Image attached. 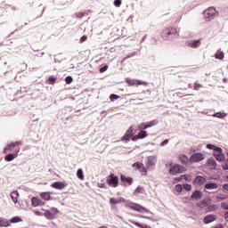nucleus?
<instances>
[{"instance_id":"obj_47","label":"nucleus","mask_w":228,"mask_h":228,"mask_svg":"<svg viewBox=\"0 0 228 228\" xmlns=\"http://www.w3.org/2000/svg\"><path fill=\"white\" fill-rule=\"evenodd\" d=\"M142 175H147V169L145 168V166L142 165V167L139 169Z\"/></svg>"},{"instance_id":"obj_23","label":"nucleus","mask_w":228,"mask_h":228,"mask_svg":"<svg viewBox=\"0 0 228 228\" xmlns=\"http://www.w3.org/2000/svg\"><path fill=\"white\" fill-rule=\"evenodd\" d=\"M45 218H47L48 220H54V218H56V216L54 215V213H53L51 210H46L45 212Z\"/></svg>"},{"instance_id":"obj_17","label":"nucleus","mask_w":228,"mask_h":228,"mask_svg":"<svg viewBox=\"0 0 228 228\" xmlns=\"http://www.w3.org/2000/svg\"><path fill=\"white\" fill-rule=\"evenodd\" d=\"M218 189V184H216V183H207L205 184V190H217Z\"/></svg>"},{"instance_id":"obj_34","label":"nucleus","mask_w":228,"mask_h":228,"mask_svg":"<svg viewBox=\"0 0 228 228\" xmlns=\"http://www.w3.org/2000/svg\"><path fill=\"white\" fill-rule=\"evenodd\" d=\"M140 131H145V129H149V124L148 123H141L139 125Z\"/></svg>"},{"instance_id":"obj_61","label":"nucleus","mask_w":228,"mask_h":228,"mask_svg":"<svg viewBox=\"0 0 228 228\" xmlns=\"http://www.w3.org/2000/svg\"><path fill=\"white\" fill-rule=\"evenodd\" d=\"M144 40H147V35H144V36L142 37V42H143Z\"/></svg>"},{"instance_id":"obj_7","label":"nucleus","mask_w":228,"mask_h":228,"mask_svg":"<svg viewBox=\"0 0 228 228\" xmlns=\"http://www.w3.org/2000/svg\"><path fill=\"white\" fill-rule=\"evenodd\" d=\"M133 135H134V128H133V126H130L125 133L124 136L121 137V142H125L126 143H127V142L131 140V137Z\"/></svg>"},{"instance_id":"obj_54","label":"nucleus","mask_w":228,"mask_h":228,"mask_svg":"<svg viewBox=\"0 0 228 228\" xmlns=\"http://www.w3.org/2000/svg\"><path fill=\"white\" fill-rule=\"evenodd\" d=\"M142 190H143V188L141 187V186H138V187L134 190V193H141V192H142Z\"/></svg>"},{"instance_id":"obj_13","label":"nucleus","mask_w":228,"mask_h":228,"mask_svg":"<svg viewBox=\"0 0 228 228\" xmlns=\"http://www.w3.org/2000/svg\"><path fill=\"white\" fill-rule=\"evenodd\" d=\"M51 186L52 188H55V190H63L67 187V183L63 182H54Z\"/></svg>"},{"instance_id":"obj_59","label":"nucleus","mask_w":228,"mask_h":228,"mask_svg":"<svg viewBox=\"0 0 228 228\" xmlns=\"http://www.w3.org/2000/svg\"><path fill=\"white\" fill-rule=\"evenodd\" d=\"M223 188H224V190H225L226 191H228V183H224V184L223 185Z\"/></svg>"},{"instance_id":"obj_1","label":"nucleus","mask_w":228,"mask_h":228,"mask_svg":"<svg viewBox=\"0 0 228 228\" xmlns=\"http://www.w3.org/2000/svg\"><path fill=\"white\" fill-rule=\"evenodd\" d=\"M124 202H126L125 208H129L133 211H137L138 213H149V209L145 208L143 206L132 201H126V199L122 197L110 199V203L111 206H115L116 204H122Z\"/></svg>"},{"instance_id":"obj_2","label":"nucleus","mask_w":228,"mask_h":228,"mask_svg":"<svg viewBox=\"0 0 228 228\" xmlns=\"http://www.w3.org/2000/svg\"><path fill=\"white\" fill-rule=\"evenodd\" d=\"M177 37H179V33L177 32V28L174 27H169L162 31L163 40H174Z\"/></svg>"},{"instance_id":"obj_50","label":"nucleus","mask_w":228,"mask_h":228,"mask_svg":"<svg viewBox=\"0 0 228 228\" xmlns=\"http://www.w3.org/2000/svg\"><path fill=\"white\" fill-rule=\"evenodd\" d=\"M223 170H228V159L222 165Z\"/></svg>"},{"instance_id":"obj_14","label":"nucleus","mask_w":228,"mask_h":228,"mask_svg":"<svg viewBox=\"0 0 228 228\" xmlns=\"http://www.w3.org/2000/svg\"><path fill=\"white\" fill-rule=\"evenodd\" d=\"M216 220V216L215 215H208L204 217V224H211L212 222H215Z\"/></svg>"},{"instance_id":"obj_39","label":"nucleus","mask_w":228,"mask_h":228,"mask_svg":"<svg viewBox=\"0 0 228 228\" xmlns=\"http://www.w3.org/2000/svg\"><path fill=\"white\" fill-rule=\"evenodd\" d=\"M135 85H137V86H142H142H147V85H149V83L146 82V81H142V80L136 79V84Z\"/></svg>"},{"instance_id":"obj_55","label":"nucleus","mask_w":228,"mask_h":228,"mask_svg":"<svg viewBox=\"0 0 228 228\" xmlns=\"http://www.w3.org/2000/svg\"><path fill=\"white\" fill-rule=\"evenodd\" d=\"M221 208H222V209H224L225 211H227L228 210V204L222 203Z\"/></svg>"},{"instance_id":"obj_22","label":"nucleus","mask_w":228,"mask_h":228,"mask_svg":"<svg viewBox=\"0 0 228 228\" xmlns=\"http://www.w3.org/2000/svg\"><path fill=\"white\" fill-rule=\"evenodd\" d=\"M208 200H202L200 202L196 204L197 208H200V209H204V208H208Z\"/></svg>"},{"instance_id":"obj_3","label":"nucleus","mask_w":228,"mask_h":228,"mask_svg":"<svg viewBox=\"0 0 228 228\" xmlns=\"http://www.w3.org/2000/svg\"><path fill=\"white\" fill-rule=\"evenodd\" d=\"M204 19L209 22L213 20L216 17H218V12L215 7H208L203 12Z\"/></svg>"},{"instance_id":"obj_19","label":"nucleus","mask_w":228,"mask_h":228,"mask_svg":"<svg viewBox=\"0 0 228 228\" xmlns=\"http://www.w3.org/2000/svg\"><path fill=\"white\" fill-rule=\"evenodd\" d=\"M120 181H121V183H127L130 185L133 184V178L129 177V176L127 177V176H126L124 175H120Z\"/></svg>"},{"instance_id":"obj_10","label":"nucleus","mask_w":228,"mask_h":228,"mask_svg":"<svg viewBox=\"0 0 228 228\" xmlns=\"http://www.w3.org/2000/svg\"><path fill=\"white\" fill-rule=\"evenodd\" d=\"M204 197V193L201 191L196 190L191 195V200H200Z\"/></svg>"},{"instance_id":"obj_36","label":"nucleus","mask_w":228,"mask_h":228,"mask_svg":"<svg viewBox=\"0 0 228 228\" xmlns=\"http://www.w3.org/2000/svg\"><path fill=\"white\" fill-rule=\"evenodd\" d=\"M13 145H12V142L7 144V146L4 148V152L6 154L8 151H13Z\"/></svg>"},{"instance_id":"obj_24","label":"nucleus","mask_w":228,"mask_h":228,"mask_svg":"<svg viewBox=\"0 0 228 228\" xmlns=\"http://www.w3.org/2000/svg\"><path fill=\"white\" fill-rule=\"evenodd\" d=\"M212 117H215L216 118H224L227 117V113L225 112H216L212 114Z\"/></svg>"},{"instance_id":"obj_33","label":"nucleus","mask_w":228,"mask_h":228,"mask_svg":"<svg viewBox=\"0 0 228 228\" xmlns=\"http://www.w3.org/2000/svg\"><path fill=\"white\" fill-rule=\"evenodd\" d=\"M9 222H10V224H19V222H22V218H20L19 216H14Z\"/></svg>"},{"instance_id":"obj_28","label":"nucleus","mask_w":228,"mask_h":228,"mask_svg":"<svg viewBox=\"0 0 228 228\" xmlns=\"http://www.w3.org/2000/svg\"><path fill=\"white\" fill-rule=\"evenodd\" d=\"M225 57V54L224 53V52L222 51H218L215 54V58L216 60H224V58Z\"/></svg>"},{"instance_id":"obj_42","label":"nucleus","mask_w":228,"mask_h":228,"mask_svg":"<svg viewBox=\"0 0 228 228\" xmlns=\"http://www.w3.org/2000/svg\"><path fill=\"white\" fill-rule=\"evenodd\" d=\"M72 81H74V79L72 78L71 76H68V77H65L66 85H70V83H72Z\"/></svg>"},{"instance_id":"obj_56","label":"nucleus","mask_w":228,"mask_h":228,"mask_svg":"<svg viewBox=\"0 0 228 228\" xmlns=\"http://www.w3.org/2000/svg\"><path fill=\"white\" fill-rule=\"evenodd\" d=\"M200 88H202V85L195 83L194 84V90H199Z\"/></svg>"},{"instance_id":"obj_52","label":"nucleus","mask_w":228,"mask_h":228,"mask_svg":"<svg viewBox=\"0 0 228 228\" xmlns=\"http://www.w3.org/2000/svg\"><path fill=\"white\" fill-rule=\"evenodd\" d=\"M167 144H168V139H165L160 142L161 147H165V145H167Z\"/></svg>"},{"instance_id":"obj_37","label":"nucleus","mask_w":228,"mask_h":228,"mask_svg":"<svg viewBox=\"0 0 228 228\" xmlns=\"http://www.w3.org/2000/svg\"><path fill=\"white\" fill-rule=\"evenodd\" d=\"M133 167H134L137 170H140L143 167V163L142 162H135L133 164Z\"/></svg>"},{"instance_id":"obj_5","label":"nucleus","mask_w":228,"mask_h":228,"mask_svg":"<svg viewBox=\"0 0 228 228\" xmlns=\"http://www.w3.org/2000/svg\"><path fill=\"white\" fill-rule=\"evenodd\" d=\"M118 176L115 175L113 173L106 177V183L111 186V188H117V186H118Z\"/></svg>"},{"instance_id":"obj_30","label":"nucleus","mask_w":228,"mask_h":228,"mask_svg":"<svg viewBox=\"0 0 228 228\" xmlns=\"http://www.w3.org/2000/svg\"><path fill=\"white\" fill-rule=\"evenodd\" d=\"M17 158V155H14L13 153H9L5 156V161H13Z\"/></svg>"},{"instance_id":"obj_38","label":"nucleus","mask_w":228,"mask_h":228,"mask_svg":"<svg viewBox=\"0 0 228 228\" xmlns=\"http://www.w3.org/2000/svg\"><path fill=\"white\" fill-rule=\"evenodd\" d=\"M110 99L113 102V101H117V100L120 99V96L118 94H112L110 95Z\"/></svg>"},{"instance_id":"obj_12","label":"nucleus","mask_w":228,"mask_h":228,"mask_svg":"<svg viewBox=\"0 0 228 228\" xmlns=\"http://www.w3.org/2000/svg\"><path fill=\"white\" fill-rule=\"evenodd\" d=\"M31 204L33 208H38V206H44L45 203L37 197H32Z\"/></svg>"},{"instance_id":"obj_46","label":"nucleus","mask_w":228,"mask_h":228,"mask_svg":"<svg viewBox=\"0 0 228 228\" xmlns=\"http://www.w3.org/2000/svg\"><path fill=\"white\" fill-rule=\"evenodd\" d=\"M108 70V65H104L102 68H100L101 74H103V72H106Z\"/></svg>"},{"instance_id":"obj_16","label":"nucleus","mask_w":228,"mask_h":228,"mask_svg":"<svg viewBox=\"0 0 228 228\" xmlns=\"http://www.w3.org/2000/svg\"><path fill=\"white\" fill-rule=\"evenodd\" d=\"M189 47H191L192 49H197L200 46V40H191L188 43Z\"/></svg>"},{"instance_id":"obj_62","label":"nucleus","mask_w":228,"mask_h":228,"mask_svg":"<svg viewBox=\"0 0 228 228\" xmlns=\"http://www.w3.org/2000/svg\"><path fill=\"white\" fill-rule=\"evenodd\" d=\"M104 113H106V110H102V111L101 112L102 117H106V115H104Z\"/></svg>"},{"instance_id":"obj_25","label":"nucleus","mask_w":228,"mask_h":228,"mask_svg":"<svg viewBox=\"0 0 228 228\" xmlns=\"http://www.w3.org/2000/svg\"><path fill=\"white\" fill-rule=\"evenodd\" d=\"M130 224H134V225H136V227H140V228H151V226H149L148 224H142L138 222L133 221V220H129Z\"/></svg>"},{"instance_id":"obj_27","label":"nucleus","mask_w":228,"mask_h":228,"mask_svg":"<svg viewBox=\"0 0 228 228\" xmlns=\"http://www.w3.org/2000/svg\"><path fill=\"white\" fill-rule=\"evenodd\" d=\"M126 83L127 84L128 86H134V85H136V79L126 77Z\"/></svg>"},{"instance_id":"obj_41","label":"nucleus","mask_w":228,"mask_h":228,"mask_svg":"<svg viewBox=\"0 0 228 228\" xmlns=\"http://www.w3.org/2000/svg\"><path fill=\"white\" fill-rule=\"evenodd\" d=\"M48 83L49 85H54V83H56V77L51 76L48 77Z\"/></svg>"},{"instance_id":"obj_53","label":"nucleus","mask_w":228,"mask_h":228,"mask_svg":"<svg viewBox=\"0 0 228 228\" xmlns=\"http://www.w3.org/2000/svg\"><path fill=\"white\" fill-rule=\"evenodd\" d=\"M12 147H17V145H22V142L16 141L15 142H12Z\"/></svg>"},{"instance_id":"obj_8","label":"nucleus","mask_w":228,"mask_h":228,"mask_svg":"<svg viewBox=\"0 0 228 228\" xmlns=\"http://www.w3.org/2000/svg\"><path fill=\"white\" fill-rule=\"evenodd\" d=\"M158 163V158L156 156H149L147 158L146 167L147 168H154Z\"/></svg>"},{"instance_id":"obj_11","label":"nucleus","mask_w":228,"mask_h":228,"mask_svg":"<svg viewBox=\"0 0 228 228\" xmlns=\"http://www.w3.org/2000/svg\"><path fill=\"white\" fill-rule=\"evenodd\" d=\"M193 183L195 184H197V186H202V185L206 184V177H204L202 175H197L194 178Z\"/></svg>"},{"instance_id":"obj_44","label":"nucleus","mask_w":228,"mask_h":228,"mask_svg":"<svg viewBox=\"0 0 228 228\" xmlns=\"http://www.w3.org/2000/svg\"><path fill=\"white\" fill-rule=\"evenodd\" d=\"M175 191L178 192V193H181V191H183V185L178 183L175 185Z\"/></svg>"},{"instance_id":"obj_15","label":"nucleus","mask_w":228,"mask_h":228,"mask_svg":"<svg viewBox=\"0 0 228 228\" xmlns=\"http://www.w3.org/2000/svg\"><path fill=\"white\" fill-rule=\"evenodd\" d=\"M207 166L210 167L211 170H216V161L213 158L208 159Z\"/></svg>"},{"instance_id":"obj_35","label":"nucleus","mask_w":228,"mask_h":228,"mask_svg":"<svg viewBox=\"0 0 228 228\" xmlns=\"http://www.w3.org/2000/svg\"><path fill=\"white\" fill-rule=\"evenodd\" d=\"M159 121L158 119H153L148 123V127H154V126H158Z\"/></svg>"},{"instance_id":"obj_40","label":"nucleus","mask_w":228,"mask_h":228,"mask_svg":"<svg viewBox=\"0 0 228 228\" xmlns=\"http://www.w3.org/2000/svg\"><path fill=\"white\" fill-rule=\"evenodd\" d=\"M207 149H209L210 151H214V152H215V151H216V149H218V147L215 146V144L208 143V144H207Z\"/></svg>"},{"instance_id":"obj_60","label":"nucleus","mask_w":228,"mask_h":228,"mask_svg":"<svg viewBox=\"0 0 228 228\" xmlns=\"http://www.w3.org/2000/svg\"><path fill=\"white\" fill-rule=\"evenodd\" d=\"M99 188H104V189H106L107 187H106V183H100L99 184Z\"/></svg>"},{"instance_id":"obj_51","label":"nucleus","mask_w":228,"mask_h":228,"mask_svg":"<svg viewBox=\"0 0 228 228\" xmlns=\"http://www.w3.org/2000/svg\"><path fill=\"white\" fill-rule=\"evenodd\" d=\"M131 140H132V142H136L137 140H140L138 134L136 135H133L131 137Z\"/></svg>"},{"instance_id":"obj_45","label":"nucleus","mask_w":228,"mask_h":228,"mask_svg":"<svg viewBox=\"0 0 228 228\" xmlns=\"http://www.w3.org/2000/svg\"><path fill=\"white\" fill-rule=\"evenodd\" d=\"M121 4H122V0L114 1V6H116L117 8L120 7Z\"/></svg>"},{"instance_id":"obj_4","label":"nucleus","mask_w":228,"mask_h":228,"mask_svg":"<svg viewBox=\"0 0 228 228\" xmlns=\"http://www.w3.org/2000/svg\"><path fill=\"white\" fill-rule=\"evenodd\" d=\"M169 167H171L169 168L168 173L171 175H177V174H184V172H186V167L179 164H175L172 166V162H170Z\"/></svg>"},{"instance_id":"obj_26","label":"nucleus","mask_w":228,"mask_h":228,"mask_svg":"<svg viewBox=\"0 0 228 228\" xmlns=\"http://www.w3.org/2000/svg\"><path fill=\"white\" fill-rule=\"evenodd\" d=\"M137 135L139 136V140H143V138H147L149 136V134H147V131L145 130H141Z\"/></svg>"},{"instance_id":"obj_48","label":"nucleus","mask_w":228,"mask_h":228,"mask_svg":"<svg viewBox=\"0 0 228 228\" xmlns=\"http://www.w3.org/2000/svg\"><path fill=\"white\" fill-rule=\"evenodd\" d=\"M75 16L77 19H83V17H85V12H77Z\"/></svg>"},{"instance_id":"obj_6","label":"nucleus","mask_w":228,"mask_h":228,"mask_svg":"<svg viewBox=\"0 0 228 228\" xmlns=\"http://www.w3.org/2000/svg\"><path fill=\"white\" fill-rule=\"evenodd\" d=\"M214 156L217 161H220L221 163L225 161V154H224V151L222 148L218 147L214 151Z\"/></svg>"},{"instance_id":"obj_21","label":"nucleus","mask_w":228,"mask_h":228,"mask_svg":"<svg viewBox=\"0 0 228 228\" xmlns=\"http://www.w3.org/2000/svg\"><path fill=\"white\" fill-rule=\"evenodd\" d=\"M40 195L42 199H44V200H53V198L51 197V195H53V192H41Z\"/></svg>"},{"instance_id":"obj_29","label":"nucleus","mask_w":228,"mask_h":228,"mask_svg":"<svg viewBox=\"0 0 228 228\" xmlns=\"http://www.w3.org/2000/svg\"><path fill=\"white\" fill-rule=\"evenodd\" d=\"M139 54H140V52H133L127 54L126 57H124L123 61H126V60H129V58H134V56H138Z\"/></svg>"},{"instance_id":"obj_64","label":"nucleus","mask_w":228,"mask_h":228,"mask_svg":"<svg viewBox=\"0 0 228 228\" xmlns=\"http://www.w3.org/2000/svg\"><path fill=\"white\" fill-rule=\"evenodd\" d=\"M100 228H108V226H101Z\"/></svg>"},{"instance_id":"obj_9","label":"nucleus","mask_w":228,"mask_h":228,"mask_svg":"<svg viewBox=\"0 0 228 228\" xmlns=\"http://www.w3.org/2000/svg\"><path fill=\"white\" fill-rule=\"evenodd\" d=\"M204 159V154L193 153L190 158V161L191 163H199L200 161H203Z\"/></svg>"},{"instance_id":"obj_18","label":"nucleus","mask_w":228,"mask_h":228,"mask_svg":"<svg viewBox=\"0 0 228 228\" xmlns=\"http://www.w3.org/2000/svg\"><path fill=\"white\" fill-rule=\"evenodd\" d=\"M10 221L4 217H0V227H10Z\"/></svg>"},{"instance_id":"obj_58","label":"nucleus","mask_w":228,"mask_h":228,"mask_svg":"<svg viewBox=\"0 0 228 228\" xmlns=\"http://www.w3.org/2000/svg\"><path fill=\"white\" fill-rule=\"evenodd\" d=\"M142 218H145L146 220H151V222H158V219H154V218L149 217V216H142Z\"/></svg>"},{"instance_id":"obj_63","label":"nucleus","mask_w":228,"mask_h":228,"mask_svg":"<svg viewBox=\"0 0 228 228\" xmlns=\"http://www.w3.org/2000/svg\"><path fill=\"white\" fill-rule=\"evenodd\" d=\"M224 218H225L226 220H228V212H225V213H224Z\"/></svg>"},{"instance_id":"obj_49","label":"nucleus","mask_w":228,"mask_h":228,"mask_svg":"<svg viewBox=\"0 0 228 228\" xmlns=\"http://www.w3.org/2000/svg\"><path fill=\"white\" fill-rule=\"evenodd\" d=\"M52 213H53V215L56 216V215H58V213H60V210H58V208H52L50 210Z\"/></svg>"},{"instance_id":"obj_43","label":"nucleus","mask_w":228,"mask_h":228,"mask_svg":"<svg viewBox=\"0 0 228 228\" xmlns=\"http://www.w3.org/2000/svg\"><path fill=\"white\" fill-rule=\"evenodd\" d=\"M183 189H184L186 191H191V184L184 183V184H183Z\"/></svg>"},{"instance_id":"obj_31","label":"nucleus","mask_w":228,"mask_h":228,"mask_svg":"<svg viewBox=\"0 0 228 228\" xmlns=\"http://www.w3.org/2000/svg\"><path fill=\"white\" fill-rule=\"evenodd\" d=\"M180 161L183 163V165H188L189 159L186 155H181Z\"/></svg>"},{"instance_id":"obj_57","label":"nucleus","mask_w":228,"mask_h":228,"mask_svg":"<svg viewBox=\"0 0 228 228\" xmlns=\"http://www.w3.org/2000/svg\"><path fill=\"white\" fill-rule=\"evenodd\" d=\"M87 39H88V36H83V37L80 38L81 44H83V42H86Z\"/></svg>"},{"instance_id":"obj_32","label":"nucleus","mask_w":228,"mask_h":228,"mask_svg":"<svg viewBox=\"0 0 228 228\" xmlns=\"http://www.w3.org/2000/svg\"><path fill=\"white\" fill-rule=\"evenodd\" d=\"M77 177H78L81 181L85 179V175L83 174V169L79 168L77 171Z\"/></svg>"},{"instance_id":"obj_20","label":"nucleus","mask_w":228,"mask_h":228,"mask_svg":"<svg viewBox=\"0 0 228 228\" xmlns=\"http://www.w3.org/2000/svg\"><path fill=\"white\" fill-rule=\"evenodd\" d=\"M11 199H12V202H14V204H17V202H19V191H13L11 193Z\"/></svg>"}]
</instances>
